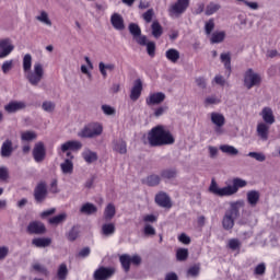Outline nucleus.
<instances>
[{
    "mask_svg": "<svg viewBox=\"0 0 280 280\" xmlns=\"http://www.w3.org/2000/svg\"><path fill=\"white\" fill-rule=\"evenodd\" d=\"M148 141L151 148H160L161 145L174 144L176 139H174V136L172 135V132L165 129L163 125H159L156 127H153L148 132Z\"/></svg>",
    "mask_w": 280,
    "mask_h": 280,
    "instance_id": "1",
    "label": "nucleus"
},
{
    "mask_svg": "<svg viewBox=\"0 0 280 280\" xmlns=\"http://www.w3.org/2000/svg\"><path fill=\"white\" fill-rule=\"evenodd\" d=\"M246 185H248V182L240 177H235L232 180V185H228L221 188L218 186V183L212 179L209 191L214 196H219V198H224L229 196H235V194H237L240 189L246 187Z\"/></svg>",
    "mask_w": 280,
    "mask_h": 280,
    "instance_id": "2",
    "label": "nucleus"
},
{
    "mask_svg": "<svg viewBox=\"0 0 280 280\" xmlns=\"http://www.w3.org/2000/svg\"><path fill=\"white\" fill-rule=\"evenodd\" d=\"M244 200L240 199L236 201H231L229 209L225 211L222 219V226L224 231H231L235 226V220L240 218V210L245 207Z\"/></svg>",
    "mask_w": 280,
    "mask_h": 280,
    "instance_id": "3",
    "label": "nucleus"
},
{
    "mask_svg": "<svg viewBox=\"0 0 280 280\" xmlns=\"http://www.w3.org/2000/svg\"><path fill=\"white\" fill-rule=\"evenodd\" d=\"M102 132H104V127L100 122H90L81 129L78 133V137L81 139H95L101 137Z\"/></svg>",
    "mask_w": 280,
    "mask_h": 280,
    "instance_id": "4",
    "label": "nucleus"
},
{
    "mask_svg": "<svg viewBox=\"0 0 280 280\" xmlns=\"http://www.w3.org/2000/svg\"><path fill=\"white\" fill-rule=\"evenodd\" d=\"M45 78V69L43 68V63L36 62L33 67V71L26 72V80L32 84V86H38L40 82Z\"/></svg>",
    "mask_w": 280,
    "mask_h": 280,
    "instance_id": "5",
    "label": "nucleus"
},
{
    "mask_svg": "<svg viewBox=\"0 0 280 280\" xmlns=\"http://www.w3.org/2000/svg\"><path fill=\"white\" fill-rule=\"evenodd\" d=\"M244 86L247 91H250L253 86H260L261 85V74L255 72L253 68H249L244 73Z\"/></svg>",
    "mask_w": 280,
    "mask_h": 280,
    "instance_id": "6",
    "label": "nucleus"
},
{
    "mask_svg": "<svg viewBox=\"0 0 280 280\" xmlns=\"http://www.w3.org/2000/svg\"><path fill=\"white\" fill-rule=\"evenodd\" d=\"M189 1L190 0H177L175 3L171 4L168 8L170 16H180V14H185L189 8Z\"/></svg>",
    "mask_w": 280,
    "mask_h": 280,
    "instance_id": "7",
    "label": "nucleus"
},
{
    "mask_svg": "<svg viewBox=\"0 0 280 280\" xmlns=\"http://www.w3.org/2000/svg\"><path fill=\"white\" fill-rule=\"evenodd\" d=\"M210 119H211V122L215 126L214 132L217 135H224V129H222L224 124H226V118H224V115L213 112L210 115Z\"/></svg>",
    "mask_w": 280,
    "mask_h": 280,
    "instance_id": "8",
    "label": "nucleus"
},
{
    "mask_svg": "<svg viewBox=\"0 0 280 280\" xmlns=\"http://www.w3.org/2000/svg\"><path fill=\"white\" fill-rule=\"evenodd\" d=\"M14 51V44L10 37L0 39V59L8 58Z\"/></svg>",
    "mask_w": 280,
    "mask_h": 280,
    "instance_id": "9",
    "label": "nucleus"
},
{
    "mask_svg": "<svg viewBox=\"0 0 280 280\" xmlns=\"http://www.w3.org/2000/svg\"><path fill=\"white\" fill-rule=\"evenodd\" d=\"M26 108L27 103H25V101H11L4 105V110L9 115H14V113H19V110H25Z\"/></svg>",
    "mask_w": 280,
    "mask_h": 280,
    "instance_id": "10",
    "label": "nucleus"
},
{
    "mask_svg": "<svg viewBox=\"0 0 280 280\" xmlns=\"http://www.w3.org/2000/svg\"><path fill=\"white\" fill-rule=\"evenodd\" d=\"M26 231L30 235H45L47 228H45V223L40 221H32L28 223Z\"/></svg>",
    "mask_w": 280,
    "mask_h": 280,
    "instance_id": "11",
    "label": "nucleus"
},
{
    "mask_svg": "<svg viewBox=\"0 0 280 280\" xmlns=\"http://www.w3.org/2000/svg\"><path fill=\"white\" fill-rule=\"evenodd\" d=\"M34 198L36 202H45L47 198V183L40 182L34 188Z\"/></svg>",
    "mask_w": 280,
    "mask_h": 280,
    "instance_id": "12",
    "label": "nucleus"
},
{
    "mask_svg": "<svg viewBox=\"0 0 280 280\" xmlns=\"http://www.w3.org/2000/svg\"><path fill=\"white\" fill-rule=\"evenodd\" d=\"M47 156V151L45 150V143L37 142L33 149V159L36 163H43Z\"/></svg>",
    "mask_w": 280,
    "mask_h": 280,
    "instance_id": "13",
    "label": "nucleus"
},
{
    "mask_svg": "<svg viewBox=\"0 0 280 280\" xmlns=\"http://www.w3.org/2000/svg\"><path fill=\"white\" fill-rule=\"evenodd\" d=\"M115 275V268L101 267L94 271V280H108Z\"/></svg>",
    "mask_w": 280,
    "mask_h": 280,
    "instance_id": "14",
    "label": "nucleus"
},
{
    "mask_svg": "<svg viewBox=\"0 0 280 280\" xmlns=\"http://www.w3.org/2000/svg\"><path fill=\"white\" fill-rule=\"evenodd\" d=\"M110 23H112L114 30H117L118 32H124V30H126L124 16H121V14H119V13L112 14Z\"/></svg>",
    "mask_w": 280,
    "mask_h": 280,
    "instance_id": "15",
    "label": "nucleus"
},
{
    "mask_svg": "<svg viewBox=\"0 0 280 280\" xmlns=\"http://www.w3.org/2000/svg\"><path fill=\"white\" fill-rule=\"evenodd\" d=\"M12 152H14V144L12 143V140L7 139L1 145L0 155L2 159H10Z\"/></svg>",
    "mask_w": 280,
    "mask_h": 280,
    "instance_id": "16",
    "label": "nucleus"
},
{
    "mask_svg": "<svg viewBox=\"0 0 280 280\" xmlns=\"http://www.w3.org/2000/svg\"><path fill=\"white\" fill-rule=\"evenodd\" d=\"M141 91H143V82L141 79H137L130 92V100L137 102L141 97Z\"/></svg>",
    "mask_w": 280,
    "mask_h": 280,
    "instance_id": "17",
    "label": "nucleus"
},
{
    "mask_svg": "<svg viewBox=\"0 0 280 280\" xmlns=\"http://www.w3.org/2000/svg\"><path fill=\"white\" fill-rule=\"evenodd\" d=\"M60 150L63 154L65 152H69V150H72V151L82 150V142L78 140H69L61 144Z\"/></svg>",
    "mask_w": 280,
    "mask_h": 280,
    "instance_id": "18",
    "label": "nucleus"
},
{
    "mask_svg": "<svg viewBox=\"0 0 280 280\" xmlns=\"http://www.w3.org/2000/svg\"><path fill=\"white\" fill-rule=\"evenodd\" d=\"M155 202L159 205V207H163L164 209H172V200L165 192L158 194L155 196Z\"/></svg>",
    "mask_w": 280,
    "mask_h": 280,
    "instance_id": "19",
    "label": "nucleus"
},
{
    "mask_svg": "<svg viewBox=\"0 0 280 280\" xmlns=\"http://www.w3.org/2000/svg\"><path fill=\"white\" fill-rule=\"evenodd\" d=\"M260 116L264 120V124H266L267 126H272V124H275L276 119H275V113L272 112V108L270 107H264Z\"/></svg>",
    "mask_w": 280,
    "mask_h": 280,
    "instance_id": "20",
    "label": "nucleus"
},
{
    "mask_svg": "<svg viewBox=\"0 0 280 280\" xmlns=\"http://www.w3.org/2000/svg\"><path fill=\"white\" fill-rule=\"evenodd\" d=\"M257 136L261 141H268V135L270 132V125L266 122H259L256 128Z\"/></svg>",
    "mask_w": 280,
    "mask_h": 280,
    "instance_id": "21",
    "label": "nucleus"
},
{
    "mask_svg": "<svg viewBox=\"0 0 280 280\" xmlns=\"http://www.w3.org/2000/svg\"><path fill=\"white\" fill-rule=\"evenodd\" d=\"M117 69V66L115 63H105L104 61H101L98 63V71L103 78H108V72L114 73V71Z\"/></svg>",
    "mask_w": 280,
    "mask_h": 280,
    "instance_id": "22",
    "label": "nucleus"
},
{
    "mask_svg": "<svg viewBox=\"0 0 280 280\" xmlns=\"http://www.w3.org/2000/svg\"><path fill=\"white\" fill-rule=\"evenodd\" d=\"M163 102H165V93L163 92L153 93L147 98L148 106L163 104Z\"/></svg>",
    "mask_w": 280,
    "mask_h": 280,
    "instance_id": "23",
    "label": "nucleus"
},
{
    "mask_svg": "<svg viewBox=\"0 0 280 280\" xmlns=\"http://www.w3.org/2000/svg\"><path fill=\"white\" fill-rule=\"evenodd\" d=\"M113 150L114 152H118V154H127L128 147L126 144V140L116 139L113 141Z\"/></svg>",
    "mask_w": 280,
    "mask_h": 280,
    "instance_id": "24",
    "label": "nucleus"
},
{
    "mask_svg": "<svg viewBox=\"0 0 280 280\" xmlns=\"http://www.w3.org/2000/svg\"><path fill=\"white\" fill-rule=\"evenodd\" d=\"M246 198L249 207H257V205H259V198H261V195L258 190H249L246 194Z\"/></svg>",
    "mask_w": 280,
    "mask_h": 280,
    "instance_id": "25",
    "label": "nucleus"
},
{
    "mask_svg": "<svg viewBox=\"0 0 280 280\" xmlns=\"http://www.w3.org/2000/svg\"><path fill=\"white\" fill-rule=\"evenodd\" d=\"M80 213L83 215H93L97 213V206L91 202H86L80 208Z\"/></svg>",
    "mask_w": 280,
    "mask_h": 280,
    "instance_id": "26",
    "label": "nucleus"
},
{
    "mask_svg": "<svg viewBox=\"0 0 280 280\" xmlns=\"http://www.w3.org/2000/svg\"><path fill=\"white\" fill-rule=\"evenodd\" d=\"M33 246L36 248H47V246H51V238L49 237H38L32 240Z\"/></svg>",
    "mask_w": 280,
    "mask_h": 280,
    "instance_id": "27",
    "label": "nucleus"
},
{
    "mask_svg": "<svg viewBox=\"0 0 280 280\" xmlns=\"http://www.w3.org/2000/svg\"><path fill=\"white\" fill-rule=\"evenodd\" d=\"M165 56L170 62H173V65H176V62L180 60V51H178L176 48H170L166 50Z\"/></svg>",
    "mask_w": 280,
    "mask_h": 280,
    "instance_id": "28",
    "label": "nucleus"
},
{
    "mask_svg": "<svg viewBox=\"0 0 280 280\" xmlns=\"http://www.w3.org/2000/svg\"><path fill=\"white\" fill-rule=\"evenodd\" d=\"M116 213L117 209L115 208V203H108L104 210V220L109 222V220H113V218H115Z\"/></svg>",
    "mask_w": 280,
    "mask_h": 280,
    "instance_id": "29",
    "label": "nucleus"
},
{
    "mask_svg": "<svg viewBox=\"0 0 280 280\" xmlns=\"http://www.w3.org/2000/svg\"><path fill=\"white\" fill-rule=\"evenodd\" d=\"M82 158L85 161V163H95L97 161V152L91 151L90 149H86L82 152Z\"/></svg>",
    "mask_w": 280,
    "mask_h": 280,
    "instance_id": "30",
    "label": "nucleus"
},
{
    "mask_svg": "<svg viewBox=\"0 0 280 280\" xmlns=\"http://www.w3.org/2000/svg\"><path fill=\"white\" fill-rule=\"evenodd\" d=\"M142 183L148 185V187H156L158 185H161V176L152 174L143 179Z\"/></svg>",
    "mask_w": 280,
    "mask_h": 280,
    "instance_id": "31",
    "label": "nucleus"
},
{
    "mask_svg": "<svg viewBox=\"0 0 280 280\" xmlns=\"http://www.w3.org/2000/svg\"><path fill=\"white\" fill-rule=\"evenodd\" d=\"M66 237L69 242H75L80 237V225H73L66 234Z\"/></svg>",
    "mask_w": 280,
    "mask_h": 280,
    "instance_id": "32",
    "label": "nucleus"
},
{
    "mask_svg": "<svg viewBox=\"0 0 280 280\" xmlns=\"http://www.w3.org/2000/svg\"><path fill=\"white\" fill-rule=\"evenodd\" d=\"M115 223H105L102 225L101 233L105 235V237H110V235H115Z\"/></svg>",
    "mask_w": 280,
    "mask_h": 280,
    "instance_id": "33",
    "label": "nucleus"
},
{
    "mask_svg": "<svg viewBox=\"0 0 280 280\" xmlns=\"http://www.w3.org/2000/svg\"><path fill=\"white\" fill-rule=\"evenodd\" d=\"M219 150L223 152V154H230V156H237L240 154V150L235 149L233 145L222 144L219 147Z\"/></svg>",
    "mask_w": 280,
    "mask_h": 280,
    "instance_id": "34",
    "label": "nucleus"
},
{
    "mask_svg": "<svg viewBox=\"0 0 280 280\" xmlns=\"http://www.w3.org/2000/svg\"><path fill=\"white\" fill-rule=\"evenodd\" d=\"M220 60L222 65H224L226 71H229V75H231V52H222L220 55Z\"/></svg>",
    "mask_w": 280,
    "mask_h": 280,
    "instance_id": "35",
    "label": "nucleus"
},
{
    "mask_svg": "<svg viewBox=\"0 0 280 280\" xmlns=\"http://www.w3.org/2000/svg\"><path fill=\"white\" fill-rule=\"evenodd\" d=\"M224 38H226V33L224 31L221 32H214L211 35L210 43L212 45H215L218 43H223Z\"/></svg>",
    "mask_w": 280,
    "mask_h": 280,
    "instance_id": "36",
    "label": "nucleus"
},
{
    "mask_svg": "<svg viewBox=\"0 0 280 280\" xmlns=\"http://www.w3.org/2000/svg\"><path fill=\"white\" fill-rule=\"evenodd\" d=\"M152 30V36L154 38H161L163 36V26H161V23L159 21H154L151 25Z\"/></svg>",
    "mask_w": 280,
    "mask_h": 280,
    "instance_id": "37",
    "label": "nucleus"
},
{
    "mask_svg": "<svg viewBox=\"0 0 280 280\" xmlns=\"http://www.w3.org/2000/svg\"><path fill=\"white\" fill-rule=\"evenodd\" d=\"M62 174H73V162L70 159H66L61 164Z\"/></svg>",
    "mask_w": 280,
    "mask_h": 280,
    "instance_id": "38",
    "label": "nucleus"
},
{
    "mask_svg": "<svg viewBox=\"0 0 280 280\" xmlns=\"http://www.w3.org/2000/svg\"><path fill=\"white\" fill-rule=\"evenodd\" d=\"M67 277H69V269L67 268V264L59 265L57 269V279L67 280Z\"/></svg>",
    "mask_w": 280,
    "mask_h": 280,
    "instance_id": "39",
    "label": "nucleus"
},
{
    "mask_svg": "<svg viewBox=\"0 0 280 280\" xmlns=\"http://www.w3.org/2000/svg\"><path fill=\"white\" fill-rule=\"evenodd\" d=\"M119 261H120L125 272H130V264H131L130 255H128V254L121 255L119 257Z\"/></svg>",
    "mask_w": 280,
    "mask_h": 280,
    "instance_id": "40",
    "label": "nucleus"
},
{
    "mask_svg": "<svg viewBox=\"0 0 280 280\" xmlns=\"http://www.w3.org/2000/svg\"><path fill=\"white\" fill-rule=\"evenodd\" d=\"M67 220V212L57 214L48 220L49 224H54L55 226H58V224H62Z\"/></svg>",
    "mask_w": 280,
    "mask_h": 280,
    "instance_id": "41",
    "label": "nucleus"
},
{
    "mask_svg": "<svg viewBox=\"0 0 280 280\" xmlns=\"http://www.w3.org/2000/svg\"><path fill=\"white\" fill-rule=\"evenodd\" d=\"M221 8L222 7L219 3L210 2L206 7L205 14H206V16H211V15L215 14V12H218Z\"/></svg>",
    "mask_w": 280,
    "mask_h": 280,
    "instance_id": "42",
    "label": "nucleus"
},
{
    "mask_svg": "<svg viewBox=\"0 0 280 280\" xmlns=\"http://www.w3.org/2000/svg\"><path fill=\"white\" fill-rule=\"evenodd\" d=\"M189 258V249L187 248H178L176 250V259L177 261H187Z\"/></svg>",
    "mask_w": 280,
    "mask_h": 280,
    "instance_id": "43",
    "label": "nucleus"
},
{
    "mask_svg": "<svg viewBox=\"0 0 280 280\" xmlns=\"http://www.w3.org/2000/svg\"><path fill=\"white\" fill-rule=\"evenodd\" d=\"M36 21L44 23V25H48V27H51L52 25L49 14L46 11H42L40 14L36 16Z\"/></svg>",
    "mask_w": 280,
    "mask_h": 280,
    "instance_id": "44",
    "label": "nucleus"
},
{
    "mask_svg": "<svg viewBox=\"0 0 280 280\" xmlns=\"http://www.w3.org/2000/svg\"><path fill=\"white\" fill-rule=\"evenodd\" d=\"M177 174L178 171H176L175 168H167L161 172V177L170 180L172 178H176Z\"/></svg>",
    "mask_w": 280,
    "mask_h": 280,
    "instance_id": "45",
    "label": "nucleus"
},
{
    "mask_svg": "<svg viewBox=\"0 0 280 280\" xmlns=\"http://www.w3.org/2000/svg\"><path fill=\"white\" fill-rule=\"evenodd\" d=\"M23 70H24V73L32 71V55L30 54H26L23 57Z\"/></svg>",
    "mask_w": 280,
    "mask_h": 280,
    "instance_id": "46",
    "label": "nucleus"
},
{
    "mask_svg": "<svg viewBox=\"0 0 280 280\" xmlns=\"http://www.w3.org/2000/svg\"><path fill=\"white\" fill-rule=\"evenodd\" d=\"M129 32L133 38H139V36H141V27H139V24H129Z\"/></svg>",
    "mask_w": 280,
    "mask_h": 280,
    "instance_id": "47",
    "label": "nucleus"
},
{
    "mask_svg": "<svg viewBox=\"0 0 280 280\" xmlns=\"http://www.w3.org/2000/svg\"><path fill=\"white\" fill-rule=\"evenodd\" d=\"M42 108L45 110V113H54V110H56V103L51 101H45L42 104Z\"/></svg>",
    "mask_w": 280,
    "mask_h": 280,
    "instance_id": "48",
    "label": "nucleus"
},
{
    "mask_svg": "<svg viewBox=\"0 0 280 280\" xmlns=\"http://www.w3.org/2000/svg\"><path fill=\"white\" fill-rule=\"evenodd\" d=\"M38 137L34 131H23L21 133L22 141H34Z\"/></svg>",
    "mask_w": 280,
    "mask_h": 280,
    "instance_id": "49",
    "label": "nucleus"
},
{
    "mask_svg": "<svg viewBox=\"0 0 280 280\" xmlns=\"http://www.w3.org/2000/svg\"><path fill=\"white\" fill-rule=\"evenodd\" d=\"M215 30V20L210 19L205 23V32L209 36Z\"/></svg>",
    "mask_w": 280,
    "mask_h": 280,
    "instance_id": "50",
    "label": "nucleus"
},
{
    "mask_svg": "<svg viewBox=\"0 0 280 280\" xmlns=\"http://www.w3.org/2000/svg\"><path fill=\"white\" fill-rule=\"evenodd\" d=\"M247 156L255 159V161H258L259 163H264V161H266V154L261 152H249Z\"/></svg>",
    "mask_w": 280,
    "mask_h": 280,
    "instance_id": "51",
    "label": "nucleus"
},
{
    "mask_svg": "<svg viewBox=\"0 0 280 280\" xmlns=\"http://www.w3.org/2000/svg\"><path fill=\"white\" fill-rule=\"evenodd\" d=\"M14 67V60H7V61H4L3 63H2V67H1V69H2V72L4 73V74H7V73H10V71H12V68Z\"/></svg>",
    "mask_w": 280,
    "mask_h": 280,
    "instance_id": "52",
    "label": "nucleus"
},
{
    "mask_svg": "<svg viewBox=\"0 0 280 280\" xmlns=\"http://www.w3.org/2000/svg\"><path fill=\"white\" fill-rule=\"evenodd\" d=\"M147 52L151 58H154L156 54V44L154 42H148L147 44Z\"/></svg>",
    "mask_w": 280,
    "mask_h": 280,
    "instance_id": "53",
    "label": "nucleus"
},
{
    "mask_svg": "<svg viewBox=\"0 0 280 280\" xmlns=\"http://www.w3.org/2000/svg\"><path fill=\"white\" fill-rule=\"evenodd\" d=\"M228 246L231 248V250H240L242 243L237 238H232L229 241Z\"/></svg>",
    "mask_w": 280,
    "mask_h": 280,
    "instance_id": "54",
    "label": "nucleus"
},
{
    "mask_svg": "<svg viewBox=\"0 0 280 280\" xmlns=\"http://www.w3.org/2000/svg\"><path fill=\"white\" fill-rule=\"evenodd\" d=\"M200 275V265H195L187 270L188 277H198Z\"/></svg>",
    "mask_w": 280,
    "mask_h": 280,
    "instance_id": "55",
    "label": "nucleus"
},
{
    "mask_svg": "<svg viewBox=\"0 0 280 280\" xmlns=\"http://www.w3.org/2000/svg\"><path fill=\"white\" fill-rule=\"evenodd\" d=\"M254 275H258V276H264L266 275V264L265 262H260L258 264L255 269H254Z\"/></svg>",
    "mask_w": 280,
    "mask_h": 280,
    "instance_id": "56",
    "label": "nucleus"
},
{
    "mask_svg": "<svg viewBox=\"0 0 280 280\" xmlns=\"http://www.w3.org/2000/svg\"><path fill=\"white\" fill-rule=\"evenodd\" d=\"M142 19L145 21V23H152V19H154V10L149 9L142 14Z\"/></svg>",
    "mask_w": 280,
    "mask_h": 280,
    "instance_id": "57",
    "label": "nucleus"
},
{
    "mask_svg": "<svg viewBox=\"0 0 280 280\" xmlns=\"http://www.w3.org/2000/svg\"><path fill=\"white\" fill-rule=\"evenodd\" d=\"M33 269L36 272H39V275H44L45 277H47V275H49V271L45 268V266H43L40 264L33 265Z\"/></svg>",
    "mask_w": 280,
    "mask_h": 280,
    "instance_id": "58",
    "label": "nucleus"
},
{
    "mask_svg": "<svg viewBox=\"0 0 280 280\" xmlns=\"http://www.w3.org/2000/svg\"><path fill=\"white\" fill-rule=\"evenodd\" d=\"M101 109L103 110L104 115H107V116H113L116 114L115 108L110 105H102Z\"/></svg>",
    "mask_w": 280,
    "mask_h": 280,
    "instance_id": "59",
    "label": "nucleus"
},
{
    "mask_svg": "<svg viewBox=\"0 0 280 280\" xmlns=\"http://www.w3.org/2000/svg\"><path fill=\"white\" fill-rule=\"evenodd\" d=\"M195 82L199 89H207V79L205 77H198L195 79Z\"/></svg>",
    "mask_w": 280,
    "mask_h": 280,
    "instance_id": "60",
    "label": "nucleus"
},
{
    "mask_svg": "<svg viewBox=\"0 0 280 280\" xmlns=\"http://www.w3.org/2000/svg\"><path fill=\"white\" fill-rule=\"evenodd\" d=\"M10 178V172L8 171V167L1 166L0 167V180H8Z\"/></svg>",
    "mask_w": 280,
    "mask_h": 280,
    "instance_id": "61",
    "label": "nucleus"
},
{
    "mask_svg": "<svg viewBox=\"0 0 280 280\" xmlns=\"http://www.w3.org/2000/svg\"><path fill=\"white\" fill-rule=\"evenodd\" d=\"M178 242H180L182 244H185L186 246H189V244H191V237H189L185 233H182L178 236Z\"/></svg>",
    "mask_w": 280,
    "mask_h": 280,
    "instance_id": "62",
    "label": "nucleus"
},
{
    "mask_svg": "<svg viewBox=\"0 0 280 280\" xmlns=\"http://www.w3.org/2000/svg\"><path fill=\"white\" fill-rule=\"evenodd\" d=\"M205 104H206V106H210L211 104H220V100L217 98L215 96H208L205 100Z\"/></svg>",
    "mask_w": 280,
    "mask_h": 280,
    "instance_id": "63",
    "label": "nucleus"
},
{
    "mask_svg": "<svg viewBox=\"0 0 280 280\" xmlns=\"http://www.w3.org/2000/svg\"><path fill=\"white\" fill-rule=\"evenodd\" d=\"M144 235H156V230L150 224L144 226Z\"/></svg>",
    "mask_w": 280,
    "mask_h": 280,
    "instance_id": "64",
    "label": "nucleus"
}]
</instances>
